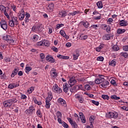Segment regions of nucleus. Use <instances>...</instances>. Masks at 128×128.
<instances>
[{
  "mask_svg": "<svg viewBox=\"0 0 128 128\" xmlns=\"http://www.w3.org/2000/svg\"><path fill=\"white\" fill-rule=\"evenodd\" d=\"M80 10L74 11L72 12H70L68 14V16H76V14H80Z\"/></svg>",
  "mask_w": 128,
  "mask_h": 128,
  "instance_id": "nucleus-18",
  "label": "nucleus"
},
{
  "mask_svg": "<svg viewBox=\"0 0 128 128\" xmlns=\"http://www.w3.org/2000/svg\"><path fill=\"white\" fill-rule=\"evenodd\" d=\"M58 16L60 18H64L66 16V12L62 11L59 12Z\"/></svg>",
  "mask_w": 128,
  "mask_h": 128,
  "instance_id": "nucleus-20",
  "label": "nucleus"
},
{
  "mask_svg": "<svg viewBox=\"0 0 128 128\" xmlns=\"http://www.w3.org/2000/svg\"><path fill=\"white\" fill-rule=\"evenodd\" d=\"M62 126L64 128H68V125L66 123V122H62Z\"/></svg>",
  "mask_w": 128,
  "mask_h": 128,
  "instance_id": "nucleus-47",
  "label": "nucleus"
},
{
  "mask_svg": "<svg viewBox=\"0 0 128 128\" xmlns=\"http://www.w3.org/2000/svg\"><path fill=\"white\" fill-rule=\"evenodd\" d=\"M32 32H42V24H40L37 26H34L32 28Z\"/></svg>",
  "mask_w": 128,
  "mask_h": 128,
  "instance_id": "nucleus-3",
  "label": "nucleus"
},
{
  "mask_svg": "<svg viewBox=\"0 0 128 128\" xmlns=\"http://www.w3.org/2000/svg\"><path fill=\"white\" fill-rule=\"evenodd\" d=\"M51 74L53 78H56V76H58V73H56V72H51Z\"/></svg>",
  "mask_w": 128,
  "mask_h": 128,
  "instance_id": "nucleus-50",
  "label": "nucleus"
},
{
  "mask_svg": "<svg viewBox=\"0 0 128 128\" xmlns=\"http://www.w3.org/2000/svg\"><path fill=\"white\" fill-rule=\"evenodd\" d=\"M3 40L9 42V44H14V40H12V37L10 36H3Z\"/></svg>",
  "mask_w": 128,
  "mask_h": 128,
  "instance_id": "nucleus-4",
  "label": "nucleus"
},
{
  "mask_svg": "<svg viewBox=\"0 0 128 128\" xmlns=\"http://www.w3.org/2000/svg\"><path fill=\"white\" fill-rule=\"evenodd\" d=\"M84 88L85 90H90V88H92L90 84H86Z\"/></svg>",
  "mask_w": 128,
  "mask_h": 128,
  "instance_id": "nucleus-44",
  "label": "nucleus"
},
{
  "mask_svg": "<svg viewBox=\"0 0 128 128\" xmlns=\"http://www.w3.org/2000/svg\"><path fill=\"white\" fill-rule=\"evenodd\" d=\"M92 104H94L95 106H98V104H100V102H96L94 100H92Z\"/></svg>",
  "mask_w": 128,
  "mask_h": 128,
  "instance_id": "nucleus-52",
  "label": "nucleus"
},
{
  "mask_svg": "<svg viewBox=\"0 0 128 128\" xmlns=\"http://www.w3.org/2000/svg\"><path fill=\"white\" fill-rule=\"evenodd\" d=\"M43 46H50V42L48 40H44Z\"/></svg>",
  "mask_w": 128,
  "mask_h": 128,
  "instance_id": "nucleus-34",
  "label": "nucleus"
},
{
  "mask_svg": "<svg viewBox=\"0 0 128 128\" xmlns=\"http://www.w3.org/2000/svg\"><path fill=\"white\" fill-rule=\"evenodd\" d=\"M58 102L59 104H60L62 106H66V100H64L62 98H60L58 99Z\"/></svg>",
  "mask_w": 128,
  "mask_h": 128,
  "instance_id": "nucleus-16",
  "label": "nucleus"
},
{
  "mask_svg": "<svg viewBox=\"0 0 128 128\" xmlns=\"http://www.w3.org/2000/svg\"><path fill=\"white\" fill-rule=\"evenodd\" d=\"M4 14L6 16L7 18H10V16L8 15V14L6 12V11H5L4 12Z\"/></svg>",
  "mask_w": 128,
  "mask_h": 128,
  "instance_id": "nucleus-61",
  "label": "nucleus"
},
{
  "mask_svg": "<svg viewBox=\"0 0 128 128\" xmlns=\"http://www.w3.org/2000/svg\"><path fill=\"white\" fill-rule=\"evenodd\" d=\"M75 98H78L79 102L80 104H82V102H84V98H82V96L81 94H76L75 95Z\"/></svg>",
  "mask_w": 128,
  "mask_h": 128,
  "instance_id": "nucleus-9",
  "label": "nucleus"
},
{
  "mask_svg": "<svg viewBox=\"0 0 128 128\" xmlns=\"http://www.w3.org/2000/svg\"><path fill=\"white\" fill-rule=\"evenodd\" d=\"M78 85L74 86L72 88L70 89V92H76L78 90Z\"/></svg>",
  "mask_w": 128,
  "mask_h": 128,
  "instance_id": "nucleus-15",
  "label": "nucleus"
},
{
  "mask_svg": "<svg viewBox=\"0 0 128 128\" xmlns=\"http://www.w3.org/2000/svg\"><path fill=\"white\" fill-rule=\"evenodd\" d=\"M84 94H86V96H89V98H94V94H88L86 92H85L84 93Z\"/></svg>",
  "mask_w": 128,
  "mask_h": 128,
  "instance_id": "nucleus-48",
  "label": "nucleus"
},
{
  "mask_svg": "<svg viewBox=\"0 0 128 128\" xmlns=\"http://www.w3.org/2000/svg\"><path fill=\"white\" fill-rule=\"evenodd\" d=\"M68 82H69L70 86H74V84H76V78H74L72 77L70 78Z\"/></svg>",
  "mask_w": 128,
  "mask_h": 128,
  "instance_id": "nucleus-10",
  "label": "nucleus"
},
{
  "mask_svg": "<svg viewBox=\"0 0 128 128\" xmlns=\"http://www.w3.org/2000/svg\"><path fill=\"white\" fill-rule=\"evenodd\" d=\"M68 120L72 128H78V124L76 122L72 120L70 118H68Z\"/></svg>",
  "mask_w": 128,
  "mask_h": 128,
  "instance_id": "nucleus-6",
  "label": "nucleus"
},
{
  "mask_svg": "<svg viewBox=\"0 0 128 128\" xmlns=\"http://www.w3.org/2000/svg\"><path fill=\"white\" fill-rule=\"evenodd\" d=\"M56 116L58 118H62V112H60V111H58L56 113Z\"/></svg>",
  "mask_w": 128,
  "mask_h": 128,
  "instance_id": "nucleus-42",
  "label": "nucleus"
},
{
  "mask_svg": "<svg viewBox=\"0 0 128 128\" xmlns=\"http://www.w3.org/2000/svg\"><path fill=\"white\" fill-rule=\"evenodd\" d=\"M18 102V99L14 98L8 100H6L3 102V106L4 108H10L12 106V104Z\"/></svg>",
  "mask_w": 128,
  "mask_h": 128,
  "instance_id": "nucleus-1",
  "label": "nucleus"
},
{
  "mask_svg": "<svg viewBox=\"0 0 128 128\" xmlns=\"http://www.w3.org/2000/svg\"><path fill=\"white\" fill-rule=\"evenodd\" d=\"M121 108H122V110H126V111L128 110V108L126 106L121 107Z\"/></svg>",
  "mask_w": 128,
  "mask_h": 128,
  "instance_id": "nucleus-63",
  "label": "nucleus"
},
{
  "mask_svg": "<svg viewBox=\"0 0 128 128\" xmlns=\"http://www.w3.org/2000/svg\"><path fill=\"white\" fill-rule=\"evenodd\" d=\"M37 116H38V118H42V112L40 109H38L36 112Z\"/></svg>",
  "mask_w": 128,
  "mask_h": 128,
  "instance_id": "nucleus-32",
  "label": "nucleus"
},
{
  "mask_svg": "<svg viewBox=\"0 0 128 128\" xmlns=\"http://www.w3.org/2000/svg\"><path fill=\"white\" fill-rule=\"evenodd\" d=\"M112 100H120V98L117 96L116 95H112L111 96Z\"/></svg>",
  "mask_w": 128,
  "mask_h": 128,
  "instance_id": "nucleus-36",
  "label": "nucleus"
},
{
  "mask_svg": "<svg viewBox=\"0 0 128 128\" xmlns=\"http://www.w3.org/2000/svg\"><path fill=\"white\" fill-rule=\"evenodd\" d=\"M64 24H58L56 25V28H62V26H64Z\"/></svg>",
  "mask_w": 128,
  "mask_h": 128,
  "instance_id": "nucleus-57",
  "label": "nucleus"
},
{
  "mask_svg": "<svg viewBox=\"0 0 128 128\" xmlns=\"http://www.w3.org/2000/svg\"><path fill=\"white\" fill-rule=\"evenodd\" d=\"M46 60H47V62H50L51 64L55 62H56V60H54L52 56L50 55H48L46 56Z\"/></svg>",
  "mask_w": 128,
  "mask_h": 128,
  "instance_id": "nucleus-8",
  "label": "nucleus"
},
{
  "mask_svg": "<svg viewBox=\"0 0 128 128\" xmlns=\"http://www.w3.org/2000/svg\"><path fill=\"white\" fill-rule=\"evenodd\" d=\"M25 70H26V74H28V72H30V70H32V68L30 66H26V67Z\"/></svg>",
  "mask_w": 128,
  "mask_h": 128,
  "instance_id": "nucleus-38",
  "label": "nucleus"
},
{
  "mask_svg": "<svg viewBox=\"0 0 128 128\" xmlns=\"http://www.w3.org/2000/svg\"><path fill=\"white\" fill-rule=\"evenodd\" d=\"M68 84H64L63 85V90L64 92L66 94V92H68Z\"/></svg>",
  "mask_w": 128,
  "mask_h": 128,
  "instance_id": "nucleus-19",
  "label": "nucleus"
},
{
  "mask_svg": "<svg viewBox=\"0 0 128 128\" xmlns=\"http://www.w3.org/2000/svg\"><path fill=\"white\" fill-rule=\"evenodd\" d=\"M14 24H16V26H18V17L16 16H12V20Z\"/></svg>",
  "mask_w": 128,
  "mask_h": 128,
  "instance_id": "nucleus-17",
  "label": "nucleus"
},
{
  "mask_svg": "<svg viewBox=\"0 0 128 128\" xmlns=\"http://www.w3.org/2000/svg\"><path fill=\"white\" fill-rule=\"evenodd\" d=\"M54 92H56V94H62V90L60 88L58 87V84H56L54 86Z\"/></svg>",
  "mask_w": 128,
  "mask_h": 128,
  "instance_id": "nucleus-5",
  "label": "nucleus"
},
{
  "mask_svg": "<svg viewBox=\"0 0 128 128\" xmlns=\"http://www.w3.org/2000/svg\"><path fill=\"white\" fill-rule=\"evenodd\" d=\"M123 50H124V52H128V45L124 46Z\"/></svg>",
  "mask_w": 128,
  "mask_h": 128,
  "instance_id": "nucleus-53",
  "label": "nucleus"
},
{
  "mask_svg": "<svg viewBox=\"0 0 128 128\" xmlns=\"http://www.w3.org/2000/svg\"><path fill=\"white\" fill-rule=\"evenodd\" d=\"M20 98L21 100H26V96L22 94Z\"/></svg>",
  "mask_w": 128,
  "mask_h": 128,
  "instance_id": "nucleus-60",
  "label": "nucleus"
},
{
  "mask_svg": "<svg viewBox=\"0 0 128 128\" xmlns=\"http://www.w3.org/2000/svg\"><path fill=\"white\" fill-rule=\"evenodd\" d=\"M57 58H61L63 60H68V58H70V56H64L61 54L57 55Z\"/></svg>",
  "mask_w": 128,
  "mask_h": 128,
  "instance_id": "nucleus-21",
  "label": "nucleus"
},
{
  "mask_svg": "<svg viewBox=\"0 0 128 128\" xmlns=\"http://www.w3.org/2000/svg\"><path fill=\"white\" fill-rule=\"evenodd\" d=\"M110 38H112V35H110V34H106L103 36V38L104 40H110Z\"/></svg>",
  "mask_w": 128,
  "mask_h": 128,
  "instance_id": "nucleus-22",
  "label": "nucleus"
},
{
  "mask_svg": "<svg viewBox=\"0 0 128 128\" xmlns=\"http://www.w3.org/2000/svg\"><path fill=\"white\" fill-rule=\"evenodd\" d=\"M50 103H46V108H50Z\"/></svg>",
  "mask_w": 128,
  "mask_h": 128,
  "instance_id": "nucleus-64",
  "label": "nucleus"
},
{
  "mask_svg": "<svg viewBox=\"0 0 128 128\" xmlns=\"http://www.w3.org/2000/svg\"><path fill=\"white\" fill-rule=\"evenodd\" d=\"M104 80V78H99L95 80V83L97 84H102Z\"/></svg>",
  "mask_w": 128,
  "mask_h": 128,
  "instance_id": "nucleus-13",
  "label": "nucleus"
},
{
  "mask_svg": "<svg viewBox=\"0 0 128 128\" xmlns=\"http://www.w3.org/2000/svg\"><path fill=\"white\" fill-rule=\"evenodd\" d=\"M102 98H104V100H110V96L108 95L103 94L102 96Z\"/></svg>",
  "mask_w": 128,
  "mask_h": 128,
  "instance_id": "nucleus-39",
  "label": "nucleus"
},
{
  "mask_svg": "<svg viewBox=\"0 0 128 128\" xmlns=\"http://www.w3.org/2000/svg\"><path fill=\"white\" fill-rule=\"evenodd\" d=\"M110 30H111L110 27V26H108L106 29V32L109 33L110 32Z\"/></svg>",
  "mask_w": 128,
  "mask_h": 128,
  "instance_id": "nucleus-62",
  "label": "nucleus"
},
{
  "mask_svg": "<svg viewBox=\"0 0 128 128\" xmlns=\"http://www.w3.org/2000/svg\"><path fill=\"white\" fill-rule=\"evenodd\" d=\"M84 26V28H88V26H90V24H88V22H83Z\"/></svg>",
  "mask_w": 128,
  "mask_h": 128,
  "instance_id": "nucleus-43",
  "label": "nucleus"
},
{
  "mask_svg": "<svg viewBox=\"0 0 128 128\" xmlns=\"http://www.w3.org/2000/svg\"><path fill=\"white\" fill-rule=\"evenodd\" d=\"M35 111L34 108V106H31L29 108V109L26 110L25 111L26 114H32V113L34 112Z\"/></svg>",
  "mask_w": 128,
  "mask_h": 128,
  "instance_id": "nucleus-7",
  "label": "nucleus"
},
{
  "mask_svg": "<svg viewBox=\"0 0 128 128\" xmlns=\"http://www.w3.org/2000/svg\"><path fill=\"white\" fill-rule=\"evenodd\" d=\"M96 14L98 16H95L94 20H100V18H102V15L100 14V13H97Z\"/></svg>",
  "mask_w": 128,
  "mask_h": 128,
  "instance_id": "nucleus-40",
  "label": "nucleus"
},
{
  "mask_svg": "<svg viewBox=\"0 0 128 128\" xmlns=\"http://www.w3.org/2000/svg\"><path fill=\"white\" fill-rule=\"evenodd\" d=\"M94 120H96V117L94 116H90V126H92V122H94Z\"/></svg>",
  "mask_w": 128,
  "mask_h": 128,
  "instance_id": "nucleus-26",
  "label": "nucleus"
},
{
  "mask_svg": "<svg viewBox=\"0 0 128 128\" xmlns=\"http://www.w3.org/2000/svg\"><path fill=\"white\" fill-rule=\"evenodd\" d=\"M46 98L49 99V100H52V92L49 91L48 92V96Z\"/></svg>",
  "mask_w": 128,
  "mask_h": 128,
  "instance_id": "nucleus-27",
  "label": "nucleus"
},
{
  "mask_svg": "<svg viewBox=\"0 0 128 128\" xmlns=\"http://www.w3.org/2000/svg\"><path fill=\"white\" fill-rule=\"evenodd\" d=\"M112 50L114 52H118V50H119L120 48H118V45H114L112 46Z\"/></svg>",
  "mask_w": 128,
  "mask_h": 128,
  "instance_id": "nucleus-28",
  "label": "nucleus"
},
{
  "mask_svg": "<svg viewBox=\"0 0 128 128\" xmlns=\"http://www.w3.org/2000/svg\"><path fill=\"white\" fill-rule=\"evenodd\" d=\"M1 28L3 30H8V24H3L2 25H1Z\"/></svg>",
  "mask_w": 128,
  "mask_h": 128,
  "instance_id": "nucleus-37",
  "label": "nucleus"
},
{
  "mask_svg": "<svg viewBox=\"0 0 128 128\" xmlns=\"http://www.w3.org/2000/svg\"><path fill=\"white\" fill-rule=\"evenodd\" d=\"M108 84H110V82H108V81L104 80L103 81V82H102L100 86L102 88H106V86H108Z\"/></svg>",
  "mask_w": 128,
  "mask_h": 128,
  "instance_id": "nucleus-14",
  "label": "nucleus"
},
{
  "mask_svg": "<svg viewBox=\"0 0 128 128\" xmlns=\"http://www.w3.org/2000/svg\"><path fill=\"white\" fill-rule=\"evenodd\" d=\"M18 69L16 68L12 72V74H11L12 78H14V76L18 74Z\"/></svg>",
  "mask_w": 128,
  "mask_h": 128,
  "instance_id": "nucleus-23",
  "label": "nucleus"
},
{
  "mask_svg": "<svg viewBox=\"0 0 128 128\" xmlns=\"http://www.w3.org/2000/svg\"><path fill=\"white\" fill-rule=\"evenodd\" d=\"M79 116H80V118L83 124H86V118L84 117V114L82 112H80Z\"/></svg>",
  "mask_w": 128,
  "mask_h": 128,
  "instance_id": "nucleus-11",
  "label": "nucleus"
},
{
  "mask_svg": "<svg viewBox=\"0 0 128 128\" xmlns=\"http://www.w3.org/2000/svg\"><path fill=\"white\" fill-rule=\"evenodd\" d=\"M6 8L4 7V6H2V5H0V10H1V12H6Z\"/></svg>",
  "mask_w": 128,
  "mask_h": 128,
  "instance_id": "nucleus-41",
  "label": "nucleus"
},
{
  "mask_svg": "<svg viewBox=\"0 0 128 128\" xmlns=\"http://www.w3.org/2000/svg\"><path fill=\"white\" fill-rule=\"evenodd\" d=\"M128 21L124 20H121L120 22V26H128Z\"/></svg>",
  "mask_w": 128,
  "mask_h": 128,
  "instance_id": "nucleus-12",
  "label": "nucleus"
},
{
  "mask_svg": "<svg viewBox=\"0 0 128 128\" xmlns=\"http://www.w3.org/2000/svg\"><path fill=\"white\" fill-rule=\"evenodd\" d=\"M124 32H126V30L124 29L118 28L117 30V34H124Z\"/></svg>",
  "mask_w": 128,
  "mask_h": 128,
  "instance_id": "nucleus-25",
  "label": "nucleus"
},
{
  "mask_svg": "<svg viewBox=\"0 0 128 128\" xmlns=\"http://www.w3.org/2000/svg\"><path fill=\"white\" fill-rule=\"evenodd\" d=\"M106 118H118V114L116 112H109L106 114Z\"/></svg>",
  "mask_w": 128,
  "mask_h": 128,
  "instance_id": "nucleus-2",
  "label": "nucleus"
},
{
  "mask_svg": "<svg viewBox=\"0 0 128 128\" xmlns=\"http://www.w3.org/2000/svg\"><path fill=\"white\" fill-rule=\"evenodd\" d=\"M96 60H98L100 62H104V57L100 56L98 57Z\"/></svg>",
  "mask_w": 128,
  "mask_h": 128,
  "instance_id": "nucleus-45",
  "label": "nucleus"
},
{
  "mask_svg": "<svg viewBox=\"0 0 128 128\" xmlns=\"http://www.w3.org/2000/svg\"><path fill=\"white\" fill-rule=\"evenodd\" d=\"M8 88H14V83L12 84H10L8 85Z\"/></svg>",
  "mask_w": 128,
  "mask_h": 128,
  "instance_id": "nucleus-58",
  "label": "nucleus"
},
{
  "mask_svg": "<svg viewBox=\"0 0 128 128\" xmlns=\"http://www.w3.org/2000/svg\"><path fill=\"white\" fill-rule=\"evenodd\" d=\"M109 64L112 66H116V60L114 59L112 61L109 62Z\"/></svg>",
  "mask_w": 128,
  "mask_h": 128,
  "instance_id": "nucleus-24",
  "label": "nucleus"
},
{
  "mask_svg": "<svg viewBox=\"0 0 128 128\" xmlns=\"http://www.w3.org/2000/svg\"><path fill=\"white\" fill-rule=\"evenodd\" d=\"M8 24L11 28H14L16 24L12 20H10L8 21Z\"/></svg>",
  "mask_w": 128,
  "mask_h": 128,
  "instance_id": "nucleus-31",
  "label": "nucleus"
},
{
  "mask_svg": "<svg viewBox=\"0 0 128 128\" xmlns=\"http://www.w3.org/2000/svg\"><path fill=\"white\" fill-rule=\"evenodd\" d=\"M37 46H44V40L39 42L37 43Z\"/></svg>",
  "mask_w": 128,
  "mask_h": 128,
  "instance_id": "nucleus-51",
  "label": "nucleus"
},
{
  "mask_svg": "<svg viewBox=\"0 0 128 128\" xmlns=\"http://www.w3.org/2000/svg\"><path fill=\"white\" fill-rule=\"evenodd\" d=\"M60 34L61 36H64V38L66 36V32L64 31V30H61L60 31Z\"/></svg>",
  "mask_w": 128,
  "mask_h": 128,
  "instance_id": "nucleus-46",
  "label": "nucleus"
},
{
  "mask_svg": "<svg viewBox=\"0 0 128 128\" xmlns=\"http://www.w3.org/2000/svg\"><path fill=\"white\" fill-rule=\"evenodd\" d=\"M98 8H102L104 6L102 5V1H99L96 3Z\"/></svg>",
  "mask_w": 128,
  "mask_h": 128,
  "instance_id": "nucleus-29",
  "label": "nucleus"
},
{
  "mask_svg": "<svg viewBox=\"0 0 128 128\" xmlns=\"http://www.w3.org/2000/svg\"><path fill=\"white\" fill-rule=\"evenodd\" d=\"M52 50H54V52H58V49L54 46L52 48Z\"/></svg>",
  "mask_w": 128,
  "mask_h": 128,
  "instance_id": "nucleus-56",
  "label": "nucleus"
},
{
  "mask_svg": "<svg viewBox=\"0 0 128 128\" xmlns=\"http://www.w3.org/2000/svg\"><path fill=\"white\" fill-rule=\"evenodd\" d=\"M4 60H5V62H10V58H4Z\"/></svg>",
  "mask_w": 128,
  "mask_h": 128,
  "instance_id": "nucleus-59",
  "label": "nucleus"
},
{
  "mask_svg": "<svg viewBox=\"0 0 128 128\" xmlns=\"http://www.w3.org/2000/svg\"><path fill=\"white\" fill-rule=\"evenodd\" d=\"M120 56H124V58H128V52H122L120 53Z\"/></svg>",
  "mask_w": 128,
  "mask_h": 128,
  "instance_id": "nucleus-35",
  "label": "nucleus"
},
{
  "mask_svg": "<svg viewBox=\"0 0 128 128\" xmlns=\"http://www.w3.org/2000/svg\"><path fill=\"white\" fill-rule=\"evenodd\" d=\"M38 40V36L37 35H34L33 36V40H34V42H36Z\"/></svg>",
  "mask_w": 128,
  "mask_h": 128,
  "instance_id": "nucleus-49",
  "label": "nucleus"
},
{
  "mask_svg": "<svg viewBox=\"0 0 128 128\" xmlns=\"http://www.w3.org/2000/svg\"><path fill=\"white\" fill-rule=\"evenodd\" d=\"M48 6L49 8H50V10H53V8H54V4H50Z\"/></svg>",
  "mask_w": 128,
  "mask_h": 128,
  "instance_id": "nucleus-55",
  "label": "nucleus"
},
{
  "mask_svg": "<svg viewBox=\"0 0 128 128\" xmlns=\"http://www.w3.org/2000/svg\"><path fill=\"white\" fill-rule=\"evenodd\" d=\"M19 20H24V12H22V13H21L19 16Z\"/></svg>",
  "mask_w": 128,
  "mask_h": 128,
  "instance_id": "nucleus-30",
  "label": "nucleus"
},
{
  "mask_svg": "<svg viewBox=\"0 0 128 128\" xmlns=\"http://www.w3.org/2000/svg\"><path fill=\"white\" fill-rule=\"evenodd\" d=\"M80 56V54L76 53V54H73V59L74 60H78V58Z\"/></svg>",
  "mask_w": 128,
  "mask_h": 128,
  "instance_id": "nucleus-33",
  "label": "nucleus"
},
{
  "mask_svg": "<svg viewBox=\"0 0 128 128\" xmlns=\"http://www.w3.org/2000/svg\"><path fill=\"white\" fill-rule=\"evenodd\" d=\"M0 26H2V24H6V20H2L0 22Z\"/></svg>",
  "mask_w": 128,
  "mask_h": 128,
  "instance_id": "nucleus-54",
  "label": "nucleus"
}]
</instances>
